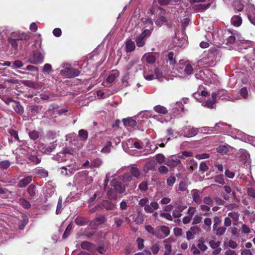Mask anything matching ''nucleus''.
I'll list each match as a JSON object with an SVG mask.
<instances>
[{"mask_svg":"<svg viewBox=\"0 0 255 255\" xmlns=\"http://www.w3.org/2000/svg\"><path fill=\"white\" fill-rule=\"evenodd\" d=\"M11 106L13 108L15 112H21L23 110L22 107L19 103L15 102V101L14 102H12Z\"/></svg>","mask_w":255,"mask_h":255,"instance_id":"obj_59","label":"nucleus"},{"mask_svg":"<svg viewBox=\"0 0 255 255\" xmlns=\"http://www.w3.org/2000/svg\"><path fill=\"white\" fill-rule=\"evenodd\" d=\"M164 254L163 255H173L174 254H172V246L169 244H164Z\"/></svg>","mask_w":255,"mask_h":255,"instance_id":"obj_48","label":"nucleus"},{"mask_svg":"<svg viewBox=\"0 0 255 255\" xmlns=\"http://www.w3.org/2000/svg\"><path fill=\"white\" fill-rule=\"evenodd\" d=\"M28 159L30 162L36 164L39 163L41 161V159L38 158L36 155H30L28 156Z\"/></svg>","mask_w":255,"mask_h":255,"instance_id":"obj_53","label":"nucleus"},{"mask_svg":"<svg viewBox=\"0 0 255 255\" xmlns=\"http://www.w3.org/2000/svg\"><path fill=\"white\" fill-rule=\"evenodd\" d=\"M132 177V176L129 173H126L122 176L121 179L124 183H126L131 181Z\"/></svg>","mask_w":255,"mask_h":255,"instance_id":"obj_55","label":"nucleus"},{"mask_svg":"<svg viewBox=\"0 0 255 255\" xmlns=\"http://www.w3.org/2000/svg\"><path fill=\"white\" fill-rule=\"evenodd\" d=\"M184 136L192 137L196 135L198 132H199V129L191 127L190 126L185 127L184 128Z\"/></svg>","mask_w":255,"mask_h":255,"instance_id":"obj_14","label":"nucleus"},{"mask_svg":"<svg viewBox=\"0 0 255 255\" xmlns=\"http://www.w3.org/2000/svg\"><path fill=\"white\" fill-rule=\"evenodd\" d=\"M216 95L215 93H212V100H208L203 102L202 105L204 107L212 109L215 108L216 103Z\"/></svg>","mask_w":255,"mask_h":255,"instance_id":"obj_15","label":"nucleus"},{"mask_svg":"<svg viewBox=\"0 0 255 255\" xmlns=\"http://www.w3.org/2000/svg\"><path fill=\"white\" fill-rule=\"evenodd\" d=\"M112 186L119 193H123L125 191L126 187L121 182L115 179L112 182Z\"/></svg>","mask_w":255,"mask_h":255,"instance_id":"obj_16","label":"nucleus"},{"mask_svg":"<svg viewBox=\"0 0 255 255\" xmlns=\"http://www.w3.org/2000/svg\"><path fill=\"white\" fill-rule=\"evenodd\" d=\"M119 75V72L118 71L113 70L111 71L106 79V82L108 84L112 83Z\"/></svg>","mask_w":255,"mask_h":255,"instance_id":"obj_26","label":"nucleus"},{"mask_svg":"<svg viewBox=\"0 0 255 255\" xmlns=\"http://www.w3.org/2000/svg\"><path fill=\"white\" fill-rule=\"evenodd\" d=\"M57 147V144L53 142L50 143L48 145H46L44 143H41L38 146L39 150L43 153L50 154L53 152Z\"/></svg>","mask_w":255,"mask_h":255,"instance_id":"obj_12","label":"nucleus"},{"mask_svg":"<svg viewBox=\"0 0 255 255\" xmlns=\"http://www.w3.org/2000/svg\"><path fill=\"white\" fill-rule=\"evenodd\" d=\"M156 230L159 231H160L163 233L165 236H167L169 235L170 230L169 228L165 226H161L159 227H157L156 228Z\"/></svg>","mask_w":255,"mask_h":255,"instance_id":"obj_45","label":"nucleus"},{"mask_svg":"<svg viewBox=\"0 0 255 255\" xmlns=\"http://www.w3.org/2000/svg\"><path fill=\"white\" fill-rule=\"evenodd\" d=\"M32 181V176H27L19 180L17 186L20 188L24 187Z\"/></svg>","mask_w":255,"mask_h":255,"instance_id":"obj_24","label":"nucleus"},{"mask_svg":"<svg viewBox=\"0 0 255 255\" xmlns=\"http://www.w3.org/2000/svg\"><path fill=\"white\" fill-rule=\"evenodd\" d=\"M153 15V18L155 20V24L160 26L166 22V18L163 15L164 10L157 6L152 5L148 9V13Z\"/></svg>","mask_w":255,"mask_h":255,"instance_id":"obj_3","label":"nucleus"},{"mask_svg":"<svg viewBox=\"0 0 255 255\" xmlns=\"http://www.w3.org/2000/svg\"><path fill=\"white\" fill-rule=\"evenodd\" d=\"M123 122L124 125L127 127H134L136 125V122L131 118L124 119Z\"/></svg>","mask_w":255,"mask_h":255,"instance_id":"obj_33","label":"nucleus"},{"mask_svg":"<svg viewBox=\"0 0 255 255\" xmlns=\"http://www.w3.org/2000/svg\"><path fill=\"white\" fill-rule=\"evenodd\" d=\"M181 163L180 159L176 157H170L166 159L165 164L170 167H174Z\"/></svg>","mask_w":255,"mask_h":255,"instance_id":"obj_20","label":"nucleus"},{"mask_svg":"<svg viewBox=\"0 0 255 255\" xmlns=\"http://www.w3.org/2000/svg\"><path fill=\"white\" fill-rule=\"evenodd\" d=\"M81 246L83 250H90L91 249L92 244L87 241H83Z\"/></svg>","mask_w":255,"mask_h":255,"instance_id":"obj_62","label":"nucleus"},{"mask_svg":"<svg viewBox=\"0 0 255 255\" xmlns=\"http://www.w3.org/2000/svg\"><path fill=\"white\" fill-rule=\"evenodd\" d=\"M200 210L202 212L201 215L204 216H209L211 213L210 211V207L204 204H200Z\"/></svg>","mask_w":255,"mask_h":255,"instance_id":"obj_29","label":"nucleus"},{"mask_svg":"<svg viewBox=\"0 0 255 255\" xmlns=\"http://www.w3.org/2000/svg\"><path fill=\"white\" fill-rule=\"evenodd\" d=\"M80 73V71L79 70L73 68H65L60 71L61 75L68 78L78 76Z\"/></svg>","mask_w":255,"mask_h":255,"instance_id":"obj_11","label":"nucleus"},{"mask_svg":"<svg viewBox=\"0 0 255 255\" xmlns=\"http://www.w3.org/2000/svg\"><path fill=\"white\" fill-rule=\"evenodd\" d=\"M240 96L244 99H247L250 95L249 91L247 87H244L240 91Z\"/></svg>","mask_w":255,"mask_h":255,"instance_id":"obj_40","label":"nucleus"},{"mask_svg":"<svg viewBox=\"0 0 255 255\" xmlns=\"http://www.w3.org/2000/svg\"><path fill=\"white\" fill-rule=\"evenodd\" d=\"M177 70L179 73L182 76L185 77L193 73V69L191 64L188 62H184L180 60L179 64L177 66Z\"/></svg>","mask_w":255,"mask_h":255,"instance_id":"obj_9","label":"nucleus"},{"mask_svg":"<svg viewBox=\"0 0 255 255\" xmlns=\"http://www.w3.org/2000/svg\"><path fill=\"white\" fill-rule=\"evenodd\" d=\"M203 202L204 205H207L208 206H212L213 204V199L209 196H206L203 198Z\"/></svg>","mask_w":255,"mask_h":255,"instance_id":"obj_50","label":"nucleus"},{"mask_svg":"<svg viewBox=\"0 0 255 255\" xmlns=\"http://www.w3.org/2000/svg\"><path fill=\"white\" fill-rule=\"evenodd\" d=\"M129 173L136 178H138L140 175L139 170L135 166H132L129 168Z\"/></svg>","mask_w":255,"mask_h":255,"instance_id":"obj_36","label":"nucleus"},{"mask_svg":"<svg viewBox=\"0 0 255 255\" xmlns=\"http://www.w3.org/2000/svg\"><path fill=\"white\" fill-rule=\"evenodd\" d=\"M212 224V220L209 218H206L204 220V225L203 226V229L207 231H210L211 230V226Z\"/></svg>","mask_w":255,"mask_h":255,"instance_id":"obj_38","label":"nucleus"},{"mask_svg":"<svg viewBox=\"0 0 255 255\" xmlns=\"http://www.w3.org/2000/svg\"><path fill=\"white\" fill-rule=\"evenodd\" d=\"M147 14H148V17L147 18L145 19L144 21H143V23L144 24H147V27H149V29H146V30H151V31L153 30V21L152 20H154L153 18V15H152L150 13H148L147 12Z\"/></svg>","mask_w":255,"mask_h":255,"instance_id":"obj_31","label":"nucleus"},{"mask_svg":"<svg viewBox=\"0 0 255 255\" xmlns=\"http://www.w3.org/2000/svg\"><path fill=\"white\" fill-rule=\"evenodd\" d=\"M138 205L144 207V210L147 213H152L154 210L159 208V205L157 202L153 201L149 204V200L147 198L141 199L138 202Z\"/></svg>","mask_w":255,"mask_h":255,"instance_id":"obj_6","label":"nucleus"},{"mask_svg":"<svg viewBox=\"0 0 255 255\" xmlns=\"http://www.w3.org/2000/svg\"><path fill=\"white\" fill-rule=\"evenodd\" d=\"M167 58L169 62L170 65L173 66L175 64L176 61L175 59V56H174L173 52H169L167 54Z\"/></svg>","mask_w":255,"mask_h":255,"instance_id":"obj_41","label":"nucleus"},{"mask_svg":"<svg viewBox=\"0 0 255 255\" xmlns=\"http://www.w3.org/2000/svg\"><path fill=\"white\" fill-rule=\"evenodd\" d=\"M245 41H248V42H250L251 43V44H250V45H249V44H244V46H242V45L243 44V43H242L243 41L239 40L238 43H237V44L240 47V49L241 50H242L243 49H246L247 48H250L251 49L252 53L250 54H248V55H246L245 56V58L246 59V60H247V61L248 62V63L249 64H250L251 65H252V62L255 60V49L253 47L254 42L252 41L246 40L245 39Z\"/></svg>","mask_w":255,"mask_h":255,"instance_id":"obj_8","label":"nucleus"},{"mask_svg":"<svg viewBox=\"0 0 255 255\" xmlns=\"http://www.w3.org/2000/svg\"><path fill=\"white\" fill-rule=\"evenodd\" d=\"M217 151L220 153H225L228 151V148L226 145H220L217 149Z\"/></svg>","mask_w":255,"mask_h":255,"instance_id":"obj_60","label":"nucleus"},{"mask_svg":"<svg viewBox=\"0 0 255 255\" xmlns=\"http://www.w3.org/2000/svg\"><path fill=\"white\" fill-rule=\"evenodd\" d=\"M78 136L80 138V140L82 142L78 143L77 146L78 147L83 146V142H85L88 137V132L86 130L82 129L79 130Z\"/></svg>","mask_w":255,"mask_h":255,"instance_id":"obj_19","label":"nucleus"},{"mask_svg":"<svg viewBox=\"0 0 255 255\" xmlns=\"http://www.w3.org/2000/svg\"><path fill=\"white\" fill-rule=\"evenodd\" d=\"M35 174L40 178H46L48 176V172L42 168H38L35 170Z\"/></svg>","mask_w":255,"mask_h":255,"instance_id":"obj_28","label":"nucleus"},{"mask_svg":"<svg viewBox=\"0 0 255 255\" xmlns=\"http://www.w3.org/2000/svg\"><path fill=\"white\" fill-rule=\"evenodd\" d=\"M211 6V3H208L207 4H196L194 5L193 9L196 12H202L204 11Z\"/></svg>","mask_w":255,"mask_h":255,"instance_id":"obj_25","label":"nucleus"},{"mask_svg":"<svg viewBox=\"0 0 255 255\" xmlns=\"http://www.w3.org/2000/svg\"><path fill=\"white\" fill-rule=\"evenodd\" d=\"M151 33V30H144L141 34L135 38V41L138 47H143L145 44V40Z\"/></svg>","mask_w":255,"mask_h":255,"instance_id":"obj_10","label":"nucleus"},{"mask_svg":"<svg viewBox=\"0 0 255 255\" xmlns=\"http://www.w3.org/2000/svg\"><path fill=\"white\" fill-rule=\"evenodd\" d=\"M215 126L214 127H203L199 128V132L203 133L205 134H211V133H216L215 130Z\"/></svg>","mask_w":255,"mask_h":255,"instance_id":"obj_30","label":"nucleus"},{"mask_svg":"<svg viewBox=\"0 0 255 255\" xmlns=\"http://www.w3.org/2000/svg\"><path fill=\"white\" fill-rule=\"evenodd\" d=\"M227 34L229 35L226 39L227 43L233 44L235 42L238 43L239 40H242V46H244V44L249 45L251 44L250 42L245 41V39L242 36L241 34L235 30H233V31L228 30Z\"/></svg>","mask_w":255,"mask_h":255,"instance_id":"obj_7","label":"nucleus"},{"mask_svg":"<svg viewBox=\"0 0 255 255\" xmlns=\"http://www.w3.org/2000/svg\"><path fill=\"white\" fill-rule=\"evenodd\" d=\"M28 135L30 138L33 140H36L39 137V132L35 130L29 131Z\"/></svg>","mask_w":255,"mask_h":255,"instance_id":"obj_47","label":"nucleus"},{"mask_svg":"<svg viewBox=\"0 0 255 255\" xmlns=\"http://www.w3.org/2000/svg\"><path fill=\"white\" fill-rule=\"evenodd\" d=\"M89 222V221L82 216H78L75 219V223L80 226L86 225Z\"/></svg>","mask_w":255,"mask_h":255,"instance_id":"obj_34","label":"nucleus"},{"mask_svg":"<svg viewBox=\"0 0 255 255\" xmlns=\"http://www.w3.org/2000/svg\"><path fill=\"white\" fill-rule=\"evenodd\" d=\"M145 228L146 230L149 233L151 234L152 235L156 236H157V232L158 231L156 230V228L154 229L152 227H151L150 225H146L145 227Z\"/></svg>","mask_w":255,"mask_h":255,"instance_id":"obj_58","label":"nucleus"},{"mask_svg":"<svg viewBox=\"0 0 255 255\" xmlns=\"http://www.w3.org/2000/svg\"><path fill=\"white\" fill-rule=\"evenodd\" d=\"M215 93L216 95V99L219 98L223 100L227 97L228 92L225 90H218L217 92Z\"/></svg>","mask_w":255,"mask_h":255,"instance_id":"obj_39","label":"nucleus"},{"mask_svg":"<svg viewBox=\"0 0 255 255\" xmlns=\"http://www.w3.org/2000/svg\"><path fill=\"white\" fill-rule=\"evenodd\" d=\"M19 203L23 208L26 209L30 208L31 204L30 203L24 198H21L19 200Z\"/></svg>","mask_w":255,"mask_h":255,"instance_id":"obj_51","label":"nucleus"},{"mask_svg":"<svg viewBox=\"0 0 255 255\" xmlns=\"http://www.w3.org/2000/svg\"><path fill=\"white\" fill-rule=\"evenodd\" d=\"M97 93V96L99 97V98L101 99H104L108 97L109 95H110L108 92H104L101 90H98L96 92Z\"/></svg>","mask_w":255,"mask_h":255,"instance_id":"obj_54","label":"nucleus"},{"mask_svg":"<svg viewBox=\"0 0 255 255\" xmlns=\"http://www.w3.org/2000/svg\"><path fill=\"white\" fill-rule=\"evenodd\" d=\"M155 159L157 162L160 164L164 163L165 161V158L164 156L162 154H158L155 156Z\"/></svg>","mask_w":255,"mask_h":255,"instance_id":"obj_64","label":"nucleus"},{"mask_svg":"<svg viewBox=\"0 0 255 255\" xmlns=\"http://www.w3.org/2000/svg\"><path fill=\"white\" fill-rule=\"evenodd\" d=\"M189 164V169L191 171H193L195 169H196L197 166V162L193 159L190 160L188 162Z\"/></svg>","mask_w":255,"mask_h":255,"instance_id":"obj_61","label":"nucleus"},{"mask_svg":"<svg viewBox=\"0 0 255 255\" xmlns=\"http://www.w3.org/2000/svg\"><path fill=\"white\" fill-rule=\"evenodd\" d=\"M240 153L241 157L245 162H248L250 159V156L248 152L245 149H241Z\"/></svg>","mask_w":255,"mask_h":255,"instance_id":"obj_46","label":"nucleus"},{"mask_svg":"<svg viewBox=\"0 0 255 255\" xmlns=\"http://www.w3.org/2000/svg\"><path fill=\"white\" fill-rule=\"evenodd\" d=\"M112 143L110 141L107 142L104 147L102 149L101 152L104 153H109L111 151Z\"/></svg>","mask_w":255,"mask_h":255,"instance_id":"obj_57","label":"nucleus"},{"mask_svg":"<svg viewBox=\"0 0 255 255\" xmlns=\"http://www.w3.org/2000/svg\"><path fill=\"white\" fill-rule=\"evenodd\" d=\"M231 22L232 25L238 27L242 24V19L239 15H235L232 17Z\"/></svg>","mask_w":255,"mask_h":255,"instance_id":"obj_32","label":"nucleus"},{"mask_svg":"<svg viewBox=\"0 0 255 255\" xmlns=\"http://www.w3.org/2000/svg\"><path fill=\"white\" fill-rule=\"evenodd\" d=\"M27 193H28L29 196L31 198H33L36 193V187L33 184H31L29 186L27 189Z\"/></svg>","mask_w":255,"mask_h":255,"instance_id":"obj_43","label":"nucleus"},{"mask_svg":"<svg viewBox=\"0 0 255 255\" xmlns=\"http://www.w3.org/2000/svg\"><path fill=\"white\" fill-rule=\"evenodd\" d=\"M35 46L36 50H34L32 54L29 56V62L32 64H36L43 62L45 53L42 48V41L41 40L36 41L32 46Z\"/></svg>","mask_w":255,"mask_h":255,"instance_id":"obj_2","label":"nucleus"},{"mask_svg":"<svg viewBox=\"0 0 255 255\" xmlns=\"http://www.w3.org/2000/svg\"><path fill=\"white\" fill-rule=\"evenodd\" d=\"M106 221V218L104 216H100L90 222L89 226L94 228L98 226L99 225H102Z\"/></svg>","mask_w":255,"mask_h":255,"instance_id":"obj_17","label":"nucleus"},{"mask_svg":"<svg viewBox=\"0 0 255 255\" xmlns=\"http://www.w3.org/2000/svg\"><path fill=\"white\" fill-rule=\"evenodd\" d=\"M218 54L216 48H211L207 53H204V56L201 59L202 62L210 67H213L216 64V58Z\"/></svg>","mask_w":255,"mask_h":255,"instance_id":"obj_5","label":"nucleus"},{"mask_svg":"<svg viewBox=\"0 0 255 255\" xmlns=\"http://www.w3.org/2000/svg\"><path fill=\"white\" fill-rule=\"evenodd\" d=\"M193 201L197 205H200L202 200L203 192L196 189H193L191 192Z\"/></svg>","mask_w":255,"mask_h":255,"instance_id":"obj_13","label":"nucleus"},{"mask_svg":"<svg viewBox=\"0 0 255 255\" xmlns=\"http://www.w3.org/2000/svg\"><path fill=\"white\" fill-rule=\"evenodd\" d=\"M178 189L179 190L182 192L186 191L187 190V183L183 181H180L179 184Z\"/></svg>","mask_w":255,"mask_h":255,"instance_id":"obj_63","label":"nucleus"},{"mask_svg":"<svg viewBox=\"0 0 255 255\" xmlns=\"http://www.w3.org/2000/svg\"><path fill=\"white\" fill-rule=\"evenodd\" d=\"M142 60L146 61L149 64H153L156 61L155 54L153 53H147L143 55Z\"/></svg>","mask_w":255,"mask_h":255,"instance_id":"obj_22","label":"nucleus"},{"mask_svg":"<svg viewBox=\"0 0 255 255\" xmlns=\"http://www.w3.org/2000/svg\"><path fill=\"white\" fill-rule=\"evenodd\" d=\"M125 48L127 52H130L135 49V45L134 41L130 39H127L125 42Z\"/></svg>","mask_w":255,"mask_h":255,"instance_id":"obj_23","label":"nucleus"},{"mask_svg":"<svg viewBox=\"0 0 255 255\" xmlns=\"http://www.w3.org/2000/svg\"><path fill=\"white\" fill-rule=\"evenodd\" d=\"M52 159L60 163L66 161V155L62 152H59L52 157Z\"/></svg>","mask_w":255,"mask_h":255,"instance_id":"obj_27","label":"nucleus"},{"mask_svg":"<svg viewBox=\"0 0 255 255\" xmlns=\"http://www.w3.org/2000/svg\"><path fill=\"white\" fill-rule=\"evenodd\" d=\"M63 209V204H62V198L60 196L59 197L57 205V208L56 210V214H59L61 213Z\"/></svg>","mask_w":255,"mask_h":255,"instance_id":"obj_49","label":"nucleus"},{"mask_svg":"<svg viewBox=\"0 0 255 255\" xmlns=\"http://www.w3.org/2000/svg\"><path fill=\"white\" fill-rule=\"evenodd\" d=\"M174 109L175 112H183L185 109V107L181 102H177L175 105H173Z\"/></svg>","mask_w":255,"mask_h":255,"instance_id":"obj_44","label":"nucleus"},{"mask_svg":"<svg viewBox=\"0 0 255 255\" xmlns=\"http://www.w3.org/2000/svg\"><path fill=\"white\" fill-rule=\"evenodd\" d=\"M29 39V36L26 33L13 32L7 36V40L12 48L17 49L19 46L22 47L26 44V41Z\"/></svg>","mask_w":255,"mask_h":255,"instance_id":"obj_1","label":"nucleus"},{"mask_svg":"<svg viewBox=\"0 0 255 255\" xmlns=\"http://www.w3.org/2000/svg\"><path fill=\"white\" fill-rule=\"evenodd\" d=\"M226 230V228L224 227H215V229L213 228V231L214 233L218 236H221L224 234Z\"/></svg>","mask_w":255,"mask_h":255,"instance_id":"obj_35","label":"nucleus"},{"mask_svg":"<svg viewBox=\"0 0 255 255\" xmlns=\"http://www.w3.org/2000/svg\"><path fill=\"white\" fill-rule=\"evenodd\" d=\"M9 166L10 162L7 160L0 161V169L1 170L7 169Z\"/></svg>","mask_w":255,"mask_h":255,"instance_id":"obj_56","label":"nucleus"},{"mask_svg":"<svg viewBox=\"0 0 255 255\" xmlns=\"http://www.w3.org/2000/svg\"><path fill=\"white\" fill-rule=\"evenodd\" d=\"M210 247L214 250L212 252L213 255H218L221 251V248L220 247V243L214 240H211L209 242Z\"/></svg>","mask_w":255,"mask_h":255,"instance_id":"obj_18","label":"nucleus"},{"mask_svg":"<svg viewBox=\"0 0 255 255\" xmlns=\"http://www.w3.org/2000/svg\"><path fill=\"white\" fill-rule=\"evenodd\" d=\"M186 208V206H178L177 209L173 211L172 215L175 218L180 217L182 215L181 212Z\"/></svg>","mask_w":255,"mask_h":255,"instance_id":"obj_37","label":"nucleus"},{"mask_svg":"<svg viewBox=\"0 0 255 255\" xmlns=\"http://www.w3.org/2000/svg\"><path fill=\"white\" fill-rule=\"evenodd\" d=\"M81 175L82 176L81 177L83 178V179H85V186H87V185L91 184L93 182V178L91 176H88L87 171H85V173H82Z\"/></svg>","mask_w":255,"mask_h":255,"instance_id":"obj_42","label":"nucleus"},{"mask_svg":"<svg viewBox=\"0 0 255 255\" xmlns=\"http://www.w3.org/2000/svg\"><path fill=\"white\" fill-rule=\"evenodd\" d=\"M82 173H85V171L79 172L77 174H76L74 177V182L75 185L78 186L80 185L82 187L85 186V179H83L81 176H82Z\"/></svg>","mask_w":255,"mask_h":255,"instance_id":"obj_21","label":"nucleus"},{"mask_svg":"<svg viewBox=\"0 0 255 255\" xmlns=\"http://www.w3.org/2000/svg\"><path fill=\"white\" fill-rule=\"evenodd\" d=\"M23 65V63L19 60H16L13 62L11 68L13 69L21 68Z\"/></svg>","mask_w":255,"mask_h":255,"instance_id":"obj_52","label":"nucleus"},{"mask_svg":"<svg viewBox=\"0 0 255 255\" xmlns=\"http://www.w3.org/2000/svg\"><path fill=\"white\" fill-rule=\"evenodd\" d=\"M215 130L216 133H223L224 134H233L234 131L237 132L239 135H245L242 131L236 128H232L231 125L220 122L215 125Z\"/></svg>","mask_w":255,"mask_h":255,"instance_id":"obj_4","label":"nucleus"}]
</instances>
